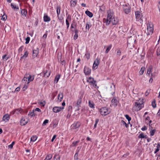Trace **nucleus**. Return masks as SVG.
I'll return each mask as SVG.
<instances>
[{"instance_id": "obj_49", "label": "nucleus", "mask_w": 160, "mask_h": 160, "mask_svg": "<svg viewBox=\"0 0 160 160\" xmlns=\"http://www.w3.org/2000/svg\"><path fill=\"white\" fill-rule=\"evenodd\" d=\"M48 122H49V120H48V119H46L44 121V122L42 123V125L43 126H45L48 123Z\"/></svg>"}, {"instance_id": "obj_23", "label": "nucleus", "mask_w": 160, "mask_h": 160, "mask_svg": "<svg viewBox=\"0 0 160 160\" xmlns=\"http://www.w3.org/2000/svg\"><path fill=\"white\" fill-rule=\"evenodd\" d=\"M61 77V75L60 74H58L57 75L55 78L54 80V83H57L58 82V81L59 79Z\"/></svg>"}, {"instance_id": "obj_27", "label": "nucleus", "mask_w": 160, "mask_h": 160, "mask_svg": "<svg viewBox=\"0 0 160 160\" xmlns=\"http://www.w3.org/2000/svg\"><path fill=\"white\" fill-rule=\"evenodd\" d=\"M85 14L90 18L92 17L93 16V14L92 13L88 10H86L85 11Z\"/></svg>"}, {"instance_id": "obj_44", "label": "nucleus", "mask_w": 160, "mask_h": 160, "mask_svg": "<svg viewBox=\"0 0 160 160\" xmlns=\"http://www.w3.org/2000/svg\"><path fill=\"white\" fill-rule=\"evenodd\" d=\"M29 84V83H28V82L24 84V86L23 88V91L25 90L28 88Z\"/></svg>"}, {"instance_id": "obj_34", "label": "nucleus", "mask_w": 160, "mask_h": 160, "mask_svg": "<svg viewBox=\"0 0 160 160\" xmlns=\"http://www.w3.org/2000/svg\"><path fill=\"white\" fill-rule=\"evenodd\" d=\"M145 69V68L144 67H142L141 68L139 72L140 75H142L143 74Z\"/></svg>"}, {"instance_id": "obj_31", "label": "nucleus", "mask_w": 160, "mask_h": 160, "mask_svg": "<svg viewBox=\"0 0 160 160\" xmlns=\"http://www.w3.org/2000/svg\"><path fill=\"white\" fill-rule=\"evenodd\" d=\"M27 77H28V74H26L24 75V76L22 80V83H27Z\"/></svg>"}, {"instance_id": "obj_25", "label": "nucleus", "mask_w": 160, "mask_h": 160, "mask_svg": "<svg viewBox=\"0 0 160 160\" xmlns=\"http://www.w3.org/2000/svg\"><path fill=\"white\" fill-rule=\"evenodd\" d=\"M28 51L27 50H26L25 51L24 54L21 57L20 60L22 59L23 58L25 59L26 58L28 57Z\"/></svg>"}, {"instance_id": "obj_37", "label": "nucleus", "mask_w": 160, "mask_h": 160, "mask_svg": "<svg viewBox=\"0 0 160 160\" xmlns=\"http://www.w3.org/2000/svg\"><path fill=\"white\" fill-rule=\"evenodd\" d=\"M146 135H144L143 133H142L139 135L138 138H146Z\"/></svg>"}, {"instance_id": "obj_21", "label": "nucleus", "mask_w": 160, "mask_h": 160, "mask_svg": "<svg viewBox=\"0 0 160 160\" xmlns=\"http://www.w3.org/2000/svg\"><path fill=\"white\" fill-rule=\"evenodd\" d=\"M145 122L147 124H148L149 126L151 123H152V121L151 120H150V118L148 116L145 119Z\"/></svg>"}, {"instance_id": "obj_57", "label": "nucleus", "mask_w": 160, "mask_h": 160, "mask_svg": "<svg viewBox=\"0 0 160 160\" xmlns=\"http://www.w3.org/2000/svg\"><path fill=\"white\" fill-rule=\"evenodd\" d=\"M23 46H22L19 48L18 49V52H21L22 51L23 49Z\"/></svg>"}, {"instance_id": "obj_12", "label": "nucleus", "mask_w": 160, "mask_h": 160, "mask_svg": "<svg viewBox=\"0 0 160 160\" xmlns=\"http://www.w3.org/2000/svg\"><path fill=\"white\" fill-rule=\"evenodd\" d=\"M84 71L85 75H88L91 74V69L88 67L85 66L84 69Z\"/></svg>"}, {"instance_id": "obj_60", "label": "nucleus", "mask_w": 160, "mask_h": 160, "mask_svg": "<svg viewBox=\"0 0 160 160\" xmlns=\"http://www.w3.org/2000/svg\"><path fill=\"white\" fill-rule=\"evenodd\" d=\"M71 113H72V111H70V112H68L67 116V118H69L70 117V116H71Z\"/></svg>"}, {"instance_id": "obj_43", "label": "nucleus", "mask_w": 160, "mask_h": 160, "mask_svg": "<svg viewBox=\"0 0 160 160\" xmlns=\"http://www.w3.org/2000/svg\"><path fill=\"white\" fill-rule=\"evenodd\" d=\"M60 13V6H58L57 8V13L59 15Z\"/></svg>"}, {"instance_id": "obj_11", "label": "nucleus", "mask_w": 160, "mask_h": 160, "mask_svg": "<svg viewBox=\"0 0 160 160\" xmlns=\"http://www.w3.org/2000/svg\"><path fill=\"white\" fill-rule=\"evenodd\" d=\"M112 104L111 106L112 105L114 107H116L119 103V101L115 98H113L111 101Z\"/></svg>"}, {"instance_id": "obj_20", "label": "nucleus", "mask_w": 160, "mask_h": 160, "mask_svg": "<svg viewBox=\"0 0 160 160\" xmlns=\"http://www.w3.org/2000/svg\"><path fill=\"white\" fill-rule=\"evenodd\" d=\"M9 115L8 114H6L3 116L2 120L6 122L9 121Z\"/></svg>"}, {"instance_id": "obj_16", "label": "nucleus", "mask_w": 160, "mask_h": 160, "mask_svg": "<svg viewBox=\"0 0 160 160\" xmlns=\"http://www.w3.org/2000/svg\"><path fill=\"white\" fill-rule=\"evenodd\" d=\"M22 112V110L21 108H18L16 109L14 111H12L11 113H12L13 114H19L21 113Z\"/></svg>"}, {"instance_id": "obj_53", "label": "nucleus", "mask_w": 160, "mask_h": 160, "mask_svg": "<svg viewBox=\"0 0 160 160\" xmlns=\"http://www.w3.org/2000/svg\"><path fill=\"white\" fill-rule=\"evenodd\" d=\"M26 42H25V44H28L29 43V42L30 40V38L29 37H28L26 38Z\"/></svg>"}, {"instance_id": "obj_36", "label": "nucleus", "mask_w": 160, "mask_h": 160, "mask_svg": "<svg viewBox=\"0 0 160 160\" xmlns=\"http://www.w3.org/2000/svg\"><path fill=\"white\" fill-rule=\"evenodd\" d=\"M112 47V45H110L109 46H108L105 52L106 53H107L111 49Z\"/></svg>"}, {"instance_id": "obj_45", "label": "nucleus", "mask_w": 160, "mask_h": 160, "mask_svg": "<svg viewBox=\"0 0 160 160\" xmlns=\"http://www.w3.org/2000/svg\"><path fill=\"white\" fill-rule=\"evenodd\" d=\"M37 139V137L36 136H33L31 138V140L32 142L35 141Z\"/></svg>"}, {"instance_id": "obj_2", "label": "nucleus", "mask_w": 160, "mask_h": 160, "mask_svg": "<svg viewBox=\"0 0 160 160\" xmlns=\"http://www.w3.org/2000/svg\"><path fill=\"white\" fill-rule=\"evenodd\" d=\"M107 16L106 24V25H108L111 23V20L115 17L113 11L110 10H108L107 12Z\"/></svg>"}, {"instance_id": "obj_26", "label": "nucleus", "mask_w": 160, "mask_h": 160, "mask_svg": "<svg viewBox=\"0 0 160 160\" xmlns=\"http://www.w3.org/2000/svg\"><path fill=\"white\" fill-rule=\"evenodd\" d=\"M88 105L89 107L92 108H95V105L92 101L89 100L88 102Z\"/></svg>"}, {"instance_id": "obj_18", "label": "nucleus", "mask_w": 160, "mask_h": 160, "mask_svg": "<svg viewBox=\"0 0 160 160\" xmlns=\"http://www.w3.org/2000/svg\"><path fill=\"white\" fill-rule=\"evenodd\" d=\"M71 16L70 15H68V16L67 17L66 20V24L67 26V28H68L69 26V23L68 22L69 21H71Z\"/></svg>"}, {"instance_id": "obj_4", "label": "nucleus", "mask_w": 160, "mask_h": 160, "mask_svg": "<svg viewBox=\"0 0 160 160\" xmlns=\"http://www.w3.org/2000/svg\"><path fill=\"white\" fill-rule=\"evenodd\" d=\"M82 97L81 96L79 97L78 99L77 102H74L73 104L76 107V109L77 110H79L80 109V108L81 107V104L82 102Z\"/></svg>"}, {"instance_id": "obj_29", "label": "nucleus", "mask_w": 160, "mask_h": 160, "mask_svg": "<svg viewBox=\"0 0 160 160\" xmlns=\"http://www.w3.org/2000/svg\"><path fill=\"white\" fill-rule=\"evenodd\" d=\"M77 3L76 0H71L70 1L71 5L72 7H74Z\"/></svg>"}, {"instance_id": "obj_24", "label": "nucleus", "mask_w": 160, "mask_h": 160, "mask_svg": "<svg viewBox=\"0 0 160 160\" xmlns=\"http://www.w3.org/2000/svg\"><path fill=\"white\" fill-rule=\"evenodd\" d=\"M92 24L90 22H88L86 23V27H85V29L87 30H89L90 28L91 27Z\"/></svg>"}, {"instance_id": "obj_13", "label": "nucleus", "mask_w": 160, "mask_h": 160, "mask_svg": "<svg viewBox=\"0 0 160 160\" xmlns=\"http://www.w3.org/2000/svg\"><path fill=\"white\" fill-rule=\"evenodd\" d=\"M28 120L27 118L22 117L20 120V124L22 126L25 125L28 123Z\"/></svg>"}, {"instance_id": "obj_52", "label": "nucleus", "mask_w": 160, "mask_h": 160, "mask_svg": "<svg viewBox=\"0 0 160 160\" xmlns=\"http://www.w3.org/2000/svg\"><path fill=\"white\" fill-rule=\"evenodd\" d=\"M152 107L153 108H155L156 107V104L155 100H154V101H153L152 102Z\"/></svg>"}, {"instance_id": "obj_58", "label": "nucleus", "mask_w": 160, "mask_h": 160, "mask_svg": "<svg viewBox=\"0 0 160 160\" xmlns=\"http://www.w3.org/2000/svg\"><path fill=\"white\" fill-rule=\"evenodd\" d=\"M121 51L119 49L118 50L117 52V55L118 56H120L121 55Z\"/></svg>"}, {"instance_id": "obj_19", "label": "nucleus", "mask_w": 160, "mask_h": 160, "mask_svg": "<svg viewBox=\"0 0 160 160\" xmlns=\"http://www.w3.org/2000/svg\"><path fill=\"white\" fill-rule=\"evenodd\" d=\"M28 74L27 79L28 81H27L28 83H29L33 81L34 80V76L29 74Z\"/></svg>"}, {"instance_id": "obj_50", "label": "nucleus", "mask_w": 160, "mask_h": 160, "mask_svg": "<svg viewBox=\"0 0 160 160\" xmlns=\"http://www.w3.org/2000/svg\"><path fill=\"white\" fill-rule=\"evenodd\" d=\"M15 144V142L13 141L12 142V143L8 146V148H13V145Z\"/></svg>"}, {"instance_id": "obj_7", "label": "nucleus", "mask_w": 160, "mask_h": 160, "mask_svg": "<svg viewBox=\"0 0 160 160\" xmlns=\"http://www.w3.org/2000/svg\"><path fill=\"white\" fill-rule=\"evenodd\" d=\"M147 27L148 30L147 34L149 35L152 34L153 33V25L150 22L148 23Z\"/></svg>"}, {"instance_id": "obj_38", "label": "nucleus", "mask_w": 160, "mask_h": 160, "mask_svg": "<svg viewBox=\"0 0 160 160\" xmlns=\"http://www.w3.org/2000/svg\"><path fill=\"white\" fill-rule=\"evenodd\" d=\"M50 75V72L47 71H46V72L44 73V76L45 77L48 78V77L49 75Z\"/></svg>"}, {"instance_id": "obj_46", "label": "nucleus", "mask_w": 160, "mask_h": 160, "mask_svg": "<svg viewBox=\"0 0 160 160\" xmlns=\"http://www.w3.org/2000/svg\"><path fill=\"white\" fill-rule=\"evenodd\" d=\"M52 160H59V156L58 155H55Z\"/></svg>"}, {"instance_id": "obj_41", "label": "nucleus", "mask_w": 160, "mask_h": 160, "mask_svg": "<svg viewBox=\"0 0 160 160\" xmlns=\"http://www.w3.org/2000/svg\"><path fill=\"white\" fill-rule=\"evenodd\" d=\"M2 58L5 61H6L8 59L9 57L7 55L5 54L2 57Z\"/></svg>"}, {"instance_id": "obj_62", "label": "nucleus", "mask_w": 160, "mask_h": 160, "mask_svg": "<svg viewBox=\"0 0 160 160\" xmlns=\"http://www.w3.org/2000/svg\"><path fill=\"white\" fill-rule=\"evenodd\" d=\"M78 37V34H75L74 35V37H73V39L74 40H76L77 39Z\"/></svg>"}, {"instance_id": "obj_3", "label": "nucleus", "mask_w": 160, "mask_h": 160, "mask_svg": "<svg viewBox=\"0 0 160 160\" xmlns=\"http://www.w3.org/2000/svg\"><path fill=\"white\" fill-rule=\"evenodd\" d=\"M100 112L102 115L106 116L110 112V110L106 107H103L100 109Z\"/></svg>"}, {"instance_id": "obj_32", "label": "nucleus", "mask_w": 160, "mask_h": 160, "mask_svg": "<svg viewBox=\"0 0 160 160\" xmlns=\"http://www.w3.org/2000/svg\"><path fill=\"white\" fill-rule=\"evenodd\" d=\"M43 19L45 22L49 21L50 20L49 18L47 15H45L44 16Z\"/></svg>"}, {"instance_id": "obj_28", "label": "nucleus", "mask_w": 160, "mask_h": 160, "mask_svg": "<svg viewBox=\"0 0 160 160\" xmlns=\"http://www.w3.org/2000/svg\"><path fill=\"white\" fill-rule=\"evenodd\" d=\"M38 53V50H34L32 52V56L34 58L36 57Z\"/></svg>"}, {"instance_id": "obj_15", "label": "nucleus", "mask_w": 160, "mask_h": 160, "mask_svg": "<svg viewBox=\"0 0 160 160\" xmlns=\"http://www.w3.org/2000/svg\"><path fill=\"white\" fill-rule=\"evenodd\" d=\"M111 22L113 25H116L118 23V20L117 18H116L114 17L113 19L111 20Z\"/></svg>"}, {"instance_id": "obj_14", "label": "nucleus", "mask_w": 160, "mask_h": 160, "mask_svg": "<svg viewBox=\"0 0 160 160\" xmlns=\"http://www.w3.org/2000/svg\"><path fill=\"white\" fill-rule=\"evenodd\" d=\"M64 109V108L62 107H55L53 108V111L54 112H58Z\"/></svg>"}, {"instance_id": "obj_6", "label": "nucleus", "mask_w": 160, "mask_h": 160, "mask_svg": "<svg viewBox=\"0 0 160 160\" xmlns=\"http://www.w3.org/2000/svg\"><path fill=\"white\" fill-rule=\"evenodd\" d=\"M81 125V123L79 122H74L71 127V129L72 130H74V131L76 132L78 130Z\"/></svg>"}, {"instance_id": "obj_35", "label": "nucleus", "mask_w": 160, "mask_h": 160, "mask_svg": "<svg viewBox=\"0 0 160 160\" xmlns=\"http://www.w3.org/2000/svg\"><path fill=\"white\" fill-rule=\"evenodd\" d=\"M11 6L12 8L14 9H19L18 6V5H13L12 3L11 4Z\"/></svg>"}, {"instance_id": "obj_30", "label": "nucleus", "mask_w": 160, "mask_h": 160, "mask_svg": "<svg viewBox=\"0 0 160 160\" xmlns=\"http://www.w3.org/2000/svg\"><path fill=\"white\" fill-rule=\"evenodd\" d=\"M58 100L61 102L63 98V94L62 93H60L58 95Z\"/></svg>"}, {"instance_id": "obj_56", "label": "nucleus", "mask_w": 160, "mask_h": 160, "mask_svg": "<svg viewBox=\"0 0 160 160\" xmlns=\"http://www.w3.org/2000/svg\"><path fill=\"white\" fill-rule=\"evenodd\" d=\"M150 91L151 89H148L146 91L145 93L146 96H147L148 95V94L150 93Z\"/></svg>"}, {"instance_id": "obj_10", "label": "nucleus", "mask_w": 160, "mask_h": 160, "mask_svg": "<svg viewBox=\"0 0 160 160\" xmlns=\"http://www.w3.org/2000/svg\"><path fill=\"white\" fill-rule=\"evenodd\" d=\"M100 63V60L96 58L93 63L92 69H96L98 67V66Z\"/></svg>"}, {"instance_id": "obj_5", "label": "nucleus", "mask_w": 160, "mask_h": 160, "mask_svg": "<svg viewBox=\"0 0 160 160\" xmlns=\"http://www.w3.org/2000/svg\"><path fill=\"white\" fill-rule=\"evenodd\" d=\"M87 81L88 82L93 85L94 88H96L97 87L96 81L92 77L88 78L87 79Z\"/></svg>"}, {"instance_id": "obj_61", "label": "nucleus", "mask_w": 160, "mask_h": 160, "mask_svg": "<svg viewBox=\"0 0 160 160\" xmlns=\"http://www.w3.org/2000/svg\"><path fill=\"white\" fill-rule=\"evenodd\" d=\"M78 152H77L76 153L75 155H74V159L76 160H77L78 159Z\"/></svg>"}, {"instance_id": "obj_33", "label": "nucleus", "mask_w": 160, "mask_h": 160, "mask_svg": "<svg viewBox=\"0 0 160 160\" xmlns=\"http://www.w3.org/2000/svg\"><path fill=\"white\" fill-rule=\"evenodd\" d=\"M58 121L57 120H55L53 121V128L56 127L58 124Z\"/></svg>"}, {"instance_id": "obj_9", "label": "nucleus", "mask_w": 160, "mask_h": 160, "mask_svg": "<svg viewBox=\"0 0 160 160\" xmlns=\"http://www.w3.org/2000/svg\"><path fill=\"white\" fill-rule=\"evenodd\" d=\"M135 17L136 20L140 21L141 22H142V13L139 11L135 12Z\"/></svg>"}, {"instance_id": "obj_54", "label": "nucleus", "mask_w": 160, "mask_h": 160, "mask_svg": "<svg viewBox=\"0 0 160 160\" xmlns=\"http://www.w3.org/2000/svg\"><path fill=\"white\" fill-rule=\"evenodd\" d=\"M85 56L87 59H89L90 58V54L88 52L85 53Z\"/></svg>"}, {"instance_id": "obj_63", "label": "nucleus", "mask_w": 160, "mask_h": 160, "mask_svg": "<svg viewBox=\"0 0 160 160\" xmlns=\"http://www.w3.org/2000/svg\"><path fill=\"white\" fill-rule=\"evenodd\" d=\"M33 110H34L35 112H36V111H38V112H41V110L39 108H36L35 109H33Z\"/></svg>"}, {"instance_id": "obj_1", "label": "nucleus", "mask_w": 160, "mask_h": 160, "mask_svg": "<svg viewBox=\"0 0 160 160\" xmlns=\"http://www.w3.org/2000/svg\"><path fill=\"white\" fill-rule=\"evenodd\" d=\"M142 98H140L139 101L136 102L133 107V110L135 111L140 110L144 107L143 102Z\"/></svg>"}, {"instance_id": "obj_42", "label": "nucleus", "mask_w": 160, "mask_h": 160, "mask_svg": "<svg viewBox=\"0 0 160 160\" xmlns=\"http://www.w3.org/2000/svg\"><path fill=\"white\" fill-rule=\"evenodd\" d=\"M152 68H149L148 69V71L147 72V75H149L152 72Z\"/></svg>"}, {"instance_id": "obj_47", "label": "nucleus", "mask_w": 160, "mask_h": 160, "mask_svg": "<svg viewBox=\"0 0 160 160\" xmlns=\"http://www.w3.org/2000/svg\"><path fill=\"white\" fill-rule=\"evenodd\" d=\"M156 132V130L155 129H153L152 130H151L150 132V135L151 136H153L154 134V133Z\"/></svg>"}, {"instance_id": "obj_55", "label": "nucleus", "mask_w": 160, "mask_h": 160, "mask_svg": "<svg viewBox=\"0 0 160 160\" xmlns=\"http://www.w3.org/2000/svg\"><path fill=\"white\" fill-rule=\"evenodd\" d=\"M79 141H77L76 142H73L72 143V145L73 146H76L77 145V143L79 142Z\"/></svg>"}, {"instance_id": "obj_8", "label": "nucleus", "mask_w": 160, "mask_h": 160, "mask_svg": "<svg viewBox=\"0 0 160 160\" xmlns=\"http://www.w3.org/2000/svg\"><path fill=\"white\" fill-rule=\"evenodd\" d=\"M123 9L124 12L126 14H128L131 11V7L128 3H126L123 5Z\"/></svg>"}, {"instance_id": "obj_64", "label": "nucleus", "mask_w": 160, "mask_h": 160, "mask_svg": "<svg viewBox=\"0 0 160 160\" xmlns=\"http://www.w3.org/2000/svg\"><path fill=\"white\" fill-rule=\"evenodd\" d=\"M47 32H46L43 35V37H42V38L43 39H45L47 37Z\"/></svg>"}, {"instance_id": "obj_22", "label": "nucleus", "mask_w": 160, "mask_h": 160, "mask_svg": "<svg viewBox=\"0 0 160 160\" xmlns=\"http://www.w3.org/2000/svg\"><path fill=\"white\" fill-rule=\"evenodd\" d=\"M21 13L22 16L26 17L27 14V11L25 9H21Z\"/></svg>"}, {"instance_id": "obj_17", "label": "nucleus", "mask_w": 160, "mask_h": 160, "mask_svg": "<svg viewBox=\"0 0 160 160\" xmlns=\"http://www.w3.org/2000/svg\"><path fill=\"white\" fill-rule=\"evenodd\" d=\"M37 113L35 112L34 110H32V111L29 112L28 114V115L31 118L37 115Z\"/></svg>"}, {"instance_id": "obj_39", "label": "nucleus", "mask_w": 160, "mask_h": 160, "mask_svg": "<svg viewBox=\"0 0 160 160\" xmlns=\"http://www.w3.org/2000/svg\"><path fill=\"white\" fill-rule=\"evenodd\" d=\"M105 8V6L103 5L100 6V10L102 12L104 11Z\"/></svg>"}, {"instance_id": "obj_59", "label": "nucleus", "mask_w": 160, "mask_h": 160, "mask_svg": "<svg viewBox=\"0 0 160 160\" xmlns=\"http://www.w3.org/2000/svg\"><path fill=\"white\" fill-rule=\"evenodd\" d=\"M45 104V101H43L42 102H40L39 103V104L42 106H44Z\"/></svg>"}, {"instance_id": "obj_48", "label": "nucleus", "mask_w": 160, "mask_h": 160, "mask_svg": "<svg viewBox=\"0 0 160 160\" xmlns=\"http://www.w3.org/2000/svg\"><path fill=\"white\" fill-rule=\"evenodd\" d=\"M125 118H126L128 120V121L129 122L131 120V117H130L128 115L126 114L125 115Z\"/></svg>"}, {"instance_id": "obj_40", "label": "nucleus", "mask_w": 160, "mask_h": 160, "mask_svg": "<svg viewBox=\"0 0 160 160\" xmlns=\"http://www.w3.org/2000/svg\"><path fill=\"white\" fill-rule=\"evenodd\" d=\"M121 125H124L126 128H127L128 127V124L123 120H121Z\"/></svg>"}, {"instance_id": "obj_51", "label": "nucleus", "mask_w": 160, "mask_h": 160, "mask_svg": "<svg viewBox=\"0 0 160 160\" xmlns=\"http://www.w3.org/2000/svg\"><path fill=\"white\" fill-rule=\"evenodd\" d=\"M7 18V16L6 15L3 14V15L2 16L1 19L2 20L4 21H5L6 20Z\"/></svg>"}]
</instances>
